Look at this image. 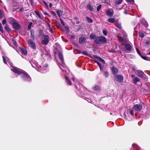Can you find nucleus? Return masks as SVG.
Instances as JSON below:
<instances>
[{"label":"nucleus","mask_w":150,"mask_h":150,"mask_svg":"<svg viewBox=\"0 0 150 150\" xmlns=\"http://www.w3.org/2000/svg\"><path fill=\"white\" fill-rule=\"evenodd\" d=\"M137 73L138 76L141 77H143L145 74L143 71L140 70H137Z\"/></svg>","instance_id":"obj_14"},{"label":"nucleus","mask_w":150,"mask_h":150,"mask_svg":"<svg viewBox=\"0 0 150 150\" xmlns=\"http://www.w3.org/2000/svg\"><path fill=\"white\" fill-rule=\"evenodd\" d=\"M56 13L58 16L60 17L61 16L63 13V11H56Z\"/></svg>","instance_id":"obj_25"},{"label":"nucleus","mask_w":150,"mask_h":150,"mask_svg":"<svg viewBox=\"0 0 150 150\" xmlns=\"http://www.w3.org/2000/svg\"><path fill=\"white\" fill-rule=\"evenodd\" d=\"M115 25L119 29H121L122 28L121 25L118 23H117V24H116Z\"/></svg>","instance_id":"obj_29"},{"label":"nucleus","mask_w":150,"mask_h":150,"mask_svg":"<svg viewBox=\"0 0 150 150\" xmlns=\"http://www.w3.org/2000/svg\"><path fill=\"white\" fill-rule=\"evenodd\" d=\"M127 1L130 3L133 4L134 3V0H127Z\"/></svg>","instance_id":"obj_41"},{"label":"nucleus","mask_w":150,"mask_h":150,"mask_svg":"<svg viewBox=\"0 0 150 150\" xmlns=\"http://www.w3.org/2000/svg\"><path fill=\"white\" fill-rule=\"evenodd\" d=\"M3 62H4V63L5 64H7V62H6V58L4 56H3Z\"/></svg>","instance_id":"obj_42"},{"label":"nucleus","mask_w":150,"mask_h":150,"mask_svg":"<svg viewBox=\"0 0 150 150\" xmlns=\"http://www.w3.org/2000/svg\"><path fill=\"white\" fill-rule=\"evenodd\" d=\"M145 44L147 45H149L150 44V42L149 41H147L145 42Z\"/></svg>","instance_id":"obj_52"},{"label":"nucleus","mask_w":150,"mask_h":150,"mask_svg":"<svg viewBox=\"0 0 150 150\" xmlns=\"http://www.w3.org/2000/svg\"><path fill=\"white\" fill-rule=\"evenodd\" d=\"M38 69L39 70L38 71L41 72H43V71L46 69V68L44 67H42L40 66H38Z\"/></svg>","instance_id":"obj_20"},{"label":"nucleus","mask_w":150,"mask_h":150,"mask_svg":"<svg viewBox=\"0 0 150 150\" xmlns=\"http://www.w3.org/2000/svg\"><path fill=\"white\" fill-rule=\"evenodd\" d=\"M131 76L132 78H133L134 77V75H131Z\"/></svg>","instance_id":"obj_61"},{"label":"nucleus","mask_w":150,"mask_h":150,"mask_svg":"<svg viewBox=\"0 0 150 150\" xmlns=\"http://www.w3.org/2000/svg\"><path fill=\"white\" fill-rule=\"evenodd\" d=\"M5 29L7 31H8L10 30L9 28L8 27V26L7 25H5Z\"/></svg>","instance_id":"obj_45"},{"label":"nucleus","mask_w":150,"mask_h":150,"mask_svg":"<svg viewBox=\"0 0 150 150\" xmlns=\"http://www.w3.org/2000/svg\"><path fill=\"white\" fill-rule=\"evenodd\" d=\"M19 49L23 54L24 55H26L27 54V51L26 49L22 47H19Z\"/></svg>","instance_id":"obj_18"},{"label":"nucleus","mask_w":150,"mask_h":150,"mask_svg":"<svg viewBox=\"0 0 150 150\" xmlns=\"http://www.w3.org/2000/svg\"><path fill=\"white\" fill-rule=\"evenodd\" d=\"M93 89L96 91H98L100 89V87L98 85H95L93 87Z\"/></svg>","instance_id":"obj_23"},{"label":"nucleus","mask_w":150,"mask_h":150,"mask_svg":"<svg viewBox=\"0 0 150 150\" xmlns=\"http://www.w3.org/2000/svg\"><path fill=\"white\" fill-rule=\"evenodd\" d=\"M139 36L140 38H143L144 36V33L141 31L139 32Z\"/></svg>","instance_id":"obj_30"},{"label":"nucleus","mask_w":150,"mask_h":150,"mask_svg":"<svg viewBox=\"0 0 150 150\" xmlns=\"http://www.w3.org/2000/svg\"><path fill=\"white\" fill-rule=\"evenodd\" d=\"M65 28L67 32H69V28L68 26H66L65 27Z\"/></svg>","instance_id":"obj_50"},{"label":"nucleus","mask_w":150,"mask_h":150,"mask_svg":"<svg viewBox=\"0 0 150 150\" xmlns=\"http://www.w3.org/2000/svg\"><path fill=\"white\" fill-rule=\"evenodd\" d=\"M101 4H100V5H99L97 6V11H99L100 10V9L101 8Z\"/></svg>","instance_id":"obj_37"},{"label":"nucleus","mask_w":150,"mask_h":150,"mask_svg":"<svg viewBox=\"0 0 150 150\" xmlns=\"http://www.w3.org/2000/svg\"><path fill=\"white\" fill-rule=\"evenodd\" d=\"M30 38L33 40L35 39L34 32L33 30H31L30 31Z\"/></svg>","instance_id":"obj_22"},{"label":"nucleus","mask_w":150,"mask_h":150,"mask_svg":"<svg viewBox=\"0 0 150 150\" xmlns=\"http://www.w3.org/2000/svg\"><path fill=\"white\" fill-rule=\"evenodd\" d=\"M43 3H44V5L45 6V7L48 8V6L47 5V4L46 3L45 1H43Z\"/></svg>","instance_id":"obj_49"},{"label":"nucleus","mask_w":150,"mask_h":150,"mask_svg":"<svg viewBox=\"0 0 150 150\" xmlns=\"http://www.w3.org/2000/svg\"><path fill=\"white\" fill-rule=\"evenodd\" d=\"M112 72L114 75H116L118 72V69L115 67H112L111 68Z\"/></svg>","instance_id":"obj_15"},{"label":"nucleus","mask_w":150,"mask_h":150,"mask_svg":"<svg viewBox=\"0 0 150 150\" xmlns=\"http://www.w3.org/2000/svg\"><path fill=\"white\" fill-rule=\"evenodd\" d=\"M99 67L100 69V71H102L103 70V67H102L101 66H100V67Z\"/></svg>","instance_id":"obj_55"},{"label":"nucleus","mask_w":150,"mask_h":150,"mask_svg":"<svg viewBox=\"0 0 150 150\" xmlns=\"http://www.w3.org/2000/svg\"><path fill=\"white\" fill-rule=\"evenodd\" d=\"M94 57L95 58L97 59L98 60L102 62L103 64H105V62L104 61V60L102 58H101L100 57L96 55H95L94 56Z\"/></svg>","instance_id":"obj_19"},{"label":"nucleus","mask_w":150,"mask_h":150,"mask_svg":"<svg viewBox=\"0 0 150 150\" xmlns=\"http://www.w3.org/2000/svg\"><path fill=\"white\" fill-rule=\"evenodd\" d=\"M74 36L73 35H72L71 36V38H74Z\"/></svg>","instance_id":"obj_62"},{"label":"nucleus","mask_w":150,"mask_h":150,"mask_svg":"<svg viewBox=\"0 0 150 150\" xmlns=\"http://www.w3.org/2000/svg\"><path fill=\"white\" fill-rule=\"evenodd\" d=\"M145 33L148 34H150V30L148 28L146 29L145 30Z\"/></svg>","instance_id":"obj_31"},{"label":"nucleus","mask_w":150,"mask_h":150,"mask_svg":"<svg viewBox=\"0 0 150 150\" xmlns=\"http://www.w3.org/2000/svg\"><path fill=\"white\" fill-rule=\"evenodd\" d=\"M71 80H72V81L74 82L75 81H74V78H71Z\"/></svg>","instance_id":"obj_60"},{"label":"nucleus","mask_w":150,"mask_h":150,"mask_svg":"<svg viewBox=\"0 0 150 150\" xmlns=\"http://www.w3.org/2000/svg\"><path fill=\"white\" fill-rule=\"evenodd\" d=\"M47 14H48L46 12H45V15H47Z\"/></svg>","instance_id":"obj_64"},{"label":"nucleus","mask_w":150,"mask_h":150,"mask_svg":"<svg viewBox=\"0 0 150 150\" xmlns=\"http://www.w3.org/2000/svg\"><path fill=\"white\" fill-rule=\"evenodd\" d=\"M60 21H61V23L62 25L64 26V25H65L64 23V22H63V21L61 19Z\"/></svg>","instance_id":"obj_51"},{"label":"nucleus","mask_w":150,"mask_h":150,"mask_svg":"<svg viewBox=\"0 0 150 150\" xmlns=\"http://www.w3.org/2000/svg\"><path fill=\"white\" fill-rule=\"evenodd\" d=\"M117 37L119 40L121 42H122L123 41V38L121 36L118 35Z\"/></svg>","instance_id":"obj_32"},{"label":"nucleus","mask_w":150,"mask_h":150,"mask_svg":"<svg viewBox=\"0 0 150 150\" xmlns=\"http://www.w3.org/2000/svg\"><path fill=\"white\" fill-rule=\"evenodd\" d=\"M11 70L15 74H18L21 75L23 72L24 71L17 67H13Z\"/></svg>","instance_id":"obj_5"},{"label":"nucleus","mask_w":150,"mask_h":150,"mask_svg":"<svg viewBox=\"0 0 150 150\" xmlns=\"http://www.w3.org/2000/svg\"><path fill=\"white\" fill-rule=\"evenodd\" d=\"M82 53L84 55H86L88 56H89L87 52L86 51H83L82 52Z\"/></svg>","instance_id":"obj_38"},{"label":"nucleus","mask_w":150,"mask_h":150,"mask_svg":"<svg viewBox=\"0 0 150 150\" xmlns=\"http://www.w3.org/2000/svg\"><path fill=\"white\" fill-rule=\"evenodd\" d=\"M52 6V3H50L49 4V6L50 7H51Z\"/></svg>","instance_id":"obj_57"},{"label":"nucleus","mask_w":150,"mask_h":150,"mask_svg":"<svg viewBox=\"0 0 150 150\" xmlns=\"http://www.w3.org/2000/svg\"><path fill=\"white\" fill-rule=\"evenodd\" d=\"M142 106L139 104H136L133 107V109L136 111H140L142 109Z\"/></svg>","instance_id":"obj_9"},{"label":"nucleus","mask_w":150,"mask_h":150,"mask_svg":"<svg viewBox=\"0 0 150 150\" xmlns=\"http://www.w3.org/2000/svg\"><path fill=\"white\" fill-rule=\"evenodd\" d=\"M133 81L134 83L136 84L137 82L139 81L140 79L136 77L133 79Z\"/></svg>","instance_id":"obj_24"},{"label":"nucleus","mask_w":150,"mask_h":150,"mask_svg":"<svg viewBox=\"0 0 150 150\" xmlns=\"http://www.w3.org/2000/svg\"><path fill=\"white\" fill-rule=\"evenodd\" d=\"M77 82H76L75 84V87H76L79 91L81 92L82 91V89L84 88V86L81 84H79L78 81H76Z\"/></svg>","instance_id":"obj_8"},{"label":"nucleus","mask_w":150,"mask_h":150,"mask_svg":"<svg viewBox=\"0 0 150 150\" xmlns=\"http://www.w3.org/2000/svg\"><path fill=\"white\" fill-rule=\"evenodd\" d=\"M6 19L3 20L2 21V23L3 25H5V24H6Z\"/></svg>","instance_id":"obj_44"},{"label":"nucleus","mask_w":150,"mask_h":150,"mask_svg":"<svg viewBox=\"0 0 150 150\" xmlns=\"http://www.w3.org/2000/svg\"><path fill=\"white\" fill-rule=\"evenodd\" d=\"M87 8L90 11H93V7L92 6L91 4H89L87 5Z\"/></svg>","instance_id":"obj_21"},{"label":"nucleus","mask_w":150,"mask_h":150,"mask_svg":"<svg viewBox=\"0 0 150 150\" xmlns=\"http://www.w3.org/2000/svg\"><path fill=\"white\" fill-rule=\"evenodd\" d=\"M122 2V0H118L116 2V4L117 5H119Z\"/></svg>","instance_id":"obj_36"},{"label":"nucleus","mask_w":150,"mask_h":150,"mask_svg":"<svg viewBox=\"0 0 150 150\" xmlns=\"http://www.w3.org/2000/svg\"><path fill=\"white\" fill-rule=\"evenodd\" d=\"M140 22L142 23H143L144 22V21H145V20L144 19V18H141V19H140Z\"/></svg>","instance_id":"obj_47"},{"label":"nucleus","mask_w":150,"mask_h":150,"mask_svg":"<svg viewBox=\"0 0 150 150\" xmlns=\"http://www.w3.org/2000/svg\"><path fill=\"white\" fill-rule=\"evenodd\" d=\"M21 75L24 81H31V77L25 71H24Z\"/></svg>","instance_id":"obj_3"},{"label":"nucleus","mask_w":150,"mask_h":150,"mask_svg":"<svg viewBox=\"0 0 150 150\" xmlns=\"http://www.w3.org/2000/svg\"><path fill=\"white\" fill-rule=\"evenodd\" d=\"M103 33L104 35H107L108 31L106 30H103Z\"/></svg>","instance_id":"obj_39"},{"label":"nucleus","mask_w":150,"mask_h":150,"mask_svg":"<svg viewBox=\"0 0 150 150\" xmlns=\"http://www.w3.org/2000/svg\"><path fill=\"white\" fill-rule=\"evenodd\" d=\"M104 75L105 77H107L108 76V73L106 71L104 72Z\"/></svg>","instance_id":"obj_34"},{"label":"nucleus","mask_w":150,"mask_h":150,"mask_svg":"<svg viewBox=\"0 0 150 150\" xmlns=\"http://www.w3.org/2000/svg\"><path fill=\"white\" fill-rule=\"evenodd\" d=\"M90 37L93 40H94L95 42L97 44L104 43L107 41L105 38L103 36L96 37V35L93 33L90 35Z\"/></svg>","instance_id":"obj_2"},{"label":"nucleus","mask_w":150,"mask_h":150,"mask_svg":"<svg viewBox=\"0 0 150 150\" xmlns=\"http://www.w3.org/2000/svg\"><path fill=\"white\" fill-rule=\"evenodd\" d=\"M44 40L42 41V44L47 45L49 42V36L48 35H44Z\"/></svg>","instance_id":"obj_7"},{"label":"nucleus","mask_w":150,"mask_h":150,"mask_svg":"<svg viewBox=\"0 0 150 150\" xmlns=\"http://www.w3.org/2000/svg\"><path fill=\"white\" fill-rule=\"evenodd\" d=\"M8 21L9 23L12 25L17 21L15 19L11 17L8 19Z\"/></svg>","instance_id":"obj_17"},{"label":"nucleus","mask_w":150,"mask_h":150,"mask_svg":"<svg viewBox=\"0 0 150 150\" xmlns=\"http://www.w3.org/2000/svg\"><path fill=\"white\" fill-rule=\"evenodd\" d=\"M126 50L128 51H130L132 49L131 45L129 43L126 44L125 45Z\"/></svg>","instance_id":"obj_16"},{"label":"nucleus","mask_w":150,"mask_h":150,"mask_svg":"<svg viewBox=\"0 0 150 150\" xmlns=\"http://www.w3.org/2000/svg\"><path fill=\"white\" fill-rule=\"evenodd\" d=\"M58 54L59 59L61 61L62 65H60L58 63L59 68L62 70L63 74L65 76V80L67 84L69 85H71V82L67 77V76L69 74V70L64 63V58L62 53L60 52H58Z\"/></svg>","instance_id":"obj_1"},{"label":"nucleus","mask_w":150,"mask_h":150,"mask_svg":"<svg viewBox=\"0 0 150 150\" xmlns=\"http://www.w3.org/2000/svg\"><path fill=\"white\" fill-rule=\"evenodd\" d=\"M35 13L38 16L39 18H42L41 14L39 11H38L37 10H35Z\"/></svg>","instance_id":"obj_26"},{"label":"nucleus","mask_w":150,"mask_h":150,"mask_svg":"<svg viewBox=\"0 0 150 150\" xmlns=\"http://www.w3.org/2000/svg\"><path fill=\"white\" fill-rule=\"evenodd\" d=\"M108 22L111 23H113L115 21V19L114 18H109L108 20Z\"/></svg>","instance_id":"obj_27"},{"label":"nucleus","mask_w":150,"mask_h":150,"mask_svg":"<svg viewBox=\"0 0 150 150\" xmlns=\"http://www.w3.org/2000/svg\"><path fill=\"white\" fill-rule=\"evenodd\" d=\"M96 63L98 65L99 67H100L101 66V64H100L99 63V62L98 61H96Z\"/></svg>","instance_id":"obj_54"},{"label":"nucleus","mask_w":150,"mask_h":150,"mask_svg":"<svg viewBox=\"0 0 150 150\" xmlns=\"http://www.w3.org/2000/svg\"><path fill=\"white\" fill-rule=\"evenodd\" d=\"M141 57L143 59L146 60H148V59L147 57L143 56H141Z\"/></svg>","instance_id":"obj_43"},{"label":"nucleus","mask_w":150,"mask_h":150,"mask_svg":"<svg viewBox=\"0 0 150 150\" xmlns=\"http://www.w3.org/2000/svg\"><path fill=\"white\" fill-rule=\"evenodd\" d=\"M48 26L50 28H51V26L50 24L48 23Z\"/></svg>","instance_id":"obj_58"},{"label":"nucleus","mask_w":150,"mask_h":150,"mask_svg":"<svg viewBox=\"0 0 150 150\" xmlns=\"http://www.w3.org/2000/svg\"><path fill=\"white\" fill-rule=\"evenodd\" d=\"M86 20L89 23H91L93 22L92 20L89 17H87Z\"/></svg>","instance_id":"obj_33"},{"label":"nucleus","mask_w":150,"mask_h":150,"mask_svg":"<svg viewBox=\"0 0 150 150\" xmlns=\"http://www.w3.org/2000/svg\"><path fill=\"white\" fill-rule=\"evenodd\" d=\"M124 13L125 14H127V11H125L124 12Z\"/></svg>","instance_id":"obj_59"},{"label":"nucleus","mask_w":150,"mask_h":150,"mask_svg":"<svg viewBox=\"0 0 150 150\" xmlns=\"http://www.w3.org/2000/svg\"><path fill=\"white\" fill-rule=\"evenodd\" d=\"M48 65L47 64H45L44 65L43 67L45 68L47 67Z\"/></svg>","instance_id":"obj_56"},{"label":"nucleus","mask_w":150,"mask_h":150,"mask_svg":"<svg viewBox=\"0 0 150 150\" xmlns=\"http://www.w3.org/2000/svg\"><path fill=\"white\" fill-rule=\"evenodd\" d=\"M32 24H33V23L31 22H30L29 23V25H28V29H31V26Z\"/></svg>","instance_id":"obj_35"},{"label":"nucleus","mask_w":150,"mask_h":150,"mask_svg":"<svg viewBox=\"0 0 150 150\" xmlns=\"http://www.w3.org/2000/svg\"><path fill=\"white\" fill-rule=\"evenodd\" d=\"M3 16L2 11L0 9V18H1Z\"/></svg>","instance_id":"obj_40"},{"label":"nucleus","mask_w":150,"mask_h":150,"mask_svg":"<svg viewBox=\"0 0 150 150\" xmlns=\"http://www.w3.org/2000/svg\"><path fill=\"white\" fill-rule=\"evenodd\" d=\"M29 47L32 48L34 50L36 49V46L35 43L31 40H28L27 41Z\"/></svg>","instance_id":"obj_4"},{"label":"nucleus","mask_w":150,"mask_h":150,"mask_svg":"<svg viewBox=\"0 0 150 150\" xmlns=\"http://www.w3.org/2000/svg\"><path fill=\"white\" fill-rule=\"evenodd\" d=\"M143 24L145 26H146V27H147L148 26V24L147 22L146 21H144V22L143 23Z\"/></svg>","instance_id":"obj_46"},{"label":"nucleus","mask_w":150,"mask_h":150,"mask_svg":"<svg viewBox=\"0 0 150 150\" xmlns=\"http://www.w3.org/2000/svg\"><path fill=\"white\" fill-rule=\"evenodd\" d=\"M12 26L14 29L16 30H19L21 28L20 25L17 22V21L12 25Z\"/></svg>","instance_id":"obj_11"},{"label":"nucleus","mask_w":150,"mask_h":150,"mask_svg":"<svg viewBox=\"0 0 150 150\" xmlns=\"http://www.w3.org/2000/svg\"><path fill=\"white\" fill-rule=\"evenodd\" d=\"M13 43L15 46L17 45V43L16 41H13Z\"/></svg>","instance_id":"obj_48"},{"label":"nucleus","mask_w":150,"mask_h":150,"mask_svg":"<svg viewBox=\"0 0 150 150\" xmlns=\"http://www.w3.org/2000/svg\"><path fill=\"white\" fill-rule=\"evenodd\" d=\"M148 54L150 55V51L148 53Z\"/></svg>","instance_id":"obj_63"},{"label":"nucleus","mask_w":150,"mask_h":150,"mask_svg":"<svg viewBox=\"0 0 150 150\" xmlns=\"http://www.w3.org/2000/svg\"><path fill=\"white\" fill-rule=\"evenodd\" d=\"M30 62L33 67L35 69L38 68L39 65H38V63L36 61L33 60Z\"/></svg>","instance_id":"obj_10"},{"label":"nucleus","mask_w":150,"mask_h":150,"mask_svg":"<svg viewBox=\"0 0 150 150\" xmlns=\"http://www.w3.org/2000/svg\"><path fill=\"white\" fill-rule=\"evenodd\" d=\"M136 50H137V53L138 54H139L141 56V53L140 52L139 50L138 49H137V48L136 49Z\"/></svg>","instance_id":"obj_53"},{"label":"nucleus","mask_w":150,"mask_h":150,"mask_svg":"<svg viewBox=\"0 0 150 150\" xmlns=\"http://www.w3.org/2000/svg\"><path fill=\"white\" fill-rule=\"evenodd\" d=\"M113 10L111 8H109L106 11V14L108 16H112L113 15Z\"/></svg>","instance_id":"obj_12"},{"label":"nucleus","mask_w":150,"mask_h":150,"mask_svg":"<svg viewBox=\"0 0 150 150\" xmlns=\"http://www.w3.org/2000/svg\"><path fill=\"white\" fill-rule=\"evenodd\" d=\"M129 111L130 114L132 116H133L134 115V113L133 111V110L132 109H129Z\"/></svg>","instance_id":"obj_28"},{"label":"nucleus","mask_w":150,"mask_h":150,"mask_svg":"<svg viewBox=\"0 0 150 150\" xmlns=\"http://www.w3.org/2000/svg\"><path fill=\"white\" fill-rule=\"evenodd\" d=\"M115 79L119 82H121L123 79V76L121 74L114 75Z\"/></svg>","instance_id":"obj_6"},{"label":"nucleus","mask_w":150,"mask_h":150,"mask_svg":"<svg viewBox=\"0 0 150 150\" xmlns=\"http://www.w3.org/2000/svg\"><path fill=\"white\" fill-rule=\"evenodd\" d=\"M86 38L85 37H80L79 40V42L80 44H83L86 41Z\"/></svg>","instance_id":"obj_13"}]
</instances>
